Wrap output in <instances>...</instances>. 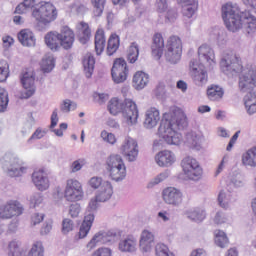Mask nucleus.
<instances>
[{
	"mask_svg": "<svg viewBox=\"0 0 256 256\" xmlns=\"http://www.w3.org/2000/svg\"><path fill=\"white\" fill-rule=\"evenodd\" d=\"M220 69L227 77H235L241 73L238 81V89L241 93H251L256 88V70L243 68L241 60L233 52L222 55Z\"/></svg>",
	"mask_w": 256,
	"mask_h": 256,
	"instance_id": "nucleus-1",
	"label": "nucleus"
},
{
	"mask_svg": "<svg viewBox=\"0 0 256 256\" xmlns=\"http://www.w3.org/2000/svg\"><path fill=\"white\" fill-rule=\"evenodd\" d=\"M222 19L228 31L236 33L244 29L248 35L256 31V17L249 11H241L239 4L227 2L221 7Z\"/></svg>",
	"mask_w": 256,
	"mask_h": 256,
	"instance_id": "nucleus-2",
	"label": "nucleus"
},
{
	"mask_svg": "<svg viewBox=\"0 0 256 256\" xmlns=\"http://www.w3.org/2000/svg\"><path fill=\"white\" fill-rule=\"evenodd\" d=\"M108 111L111 115L122 113L123 119L127 125H135V123H137V119L139 118L137 104L129 99L121 101L117 98H112L108 103Z\"/></svg>",
	"mask_w": 256,
	"mask_h": 256,
	"instance_id": "nucleus-3",
	"label": "nucleus"
},
{
	"mask_svg": "<svg viewBox=\"0 0 256 256\" xmlns=\"http://www.w3.org/2000/svg\"><path fill=\"white\" fill-rule=\"evenodd\" d=\"M59 15L57 7L51 2L42 1L38 3L32 10V17L41 25L47 27L50 23H53Z\"/></svg>",
	"mask_w": 256,
	"mask_h": 256,
	"instance_id": "nucleus-4",
	"label": "nucleus"
},
{
	"mask_svg": "<svg viewBox=\"0 0 256 256\" xmlns=\"http://www.w3.org/2000/svg\"><path fill=\"white\" fill-rule=\"evenodd\" d=\"M1 165L9 177H22V175L27 173V169H29L23 160L11 153H7L2 157Z\"/></svg>",
	"mask_w": 256,
	"mask_h": 256,
	"instance_id": "nucleus-5",
	"label": "nucleus"
},
{
	"mask_svg": "<svg viewBox=\"0 0 256 256\" xmlns=\"http://www.w3.org/2000/svg\"><path fill=\"white\" fill-rule=\"evenodd\" d=\"M158 133L160 137L167 143V145L179 146L183 143V136L181 133L177 132L173 126V122L169 119H162L160 126L158 128Z\"/></svg>",
	"mask_w": 256,
	"mask_h": 256,
	"instance_id": "nucleus-6",
	"label": "nucleus"
},
{
	"mask_svg": "<svg viewBox=\"0 0 256 256\" xmlns=\"http://www.w3.org/2000/svg\"><path fill=\"white\" fill-rule=\"evenodd\" d=\"M99 199L95 196L94 198H91L86 214L84 216V220L80 226L79 230V238L85 239L87 235H89V231H91V227H93V222L95 221V211L99 209Z\"/></svg>",
	"mask_w": 256,
	"mask_h": 256,
	"instance_id": "nucleus-7",
	"label": "nucleus"
},
{
	"mask_svg": "<svg viewBox=\"0 0 256 256\" xmlns=\"http://www.w3.org/2000/svg\"><path fill=\"white\" fill-rule=\"evenodd\" d=\"M166 49V61L172 63V65H176V63H179V61H181V55L183 53L181 38L177 36H171L167 41Z\"/></svg>",
	"mask_w": 256,
	"mask_h": 256,
	"instance_id": "nucleus-8",
	"label": "nucleus"
},
{
	"mask_svg": "<svg viewBox=\"0 0 256 256\" xmlns=\"http://www.w3.org/2000/svg\"><path fill=\"white\" fill-rule=\"evenodd\" d=\"M181 165L184 174L191 181H199V179H201V177L203 176V169L199 165V162H197L194 158H191L189 156L185 157L182 160Z\"/></svg>",
	"mask_w": 256,
	"mask_h": 256,
	"instance_id": "nucleus-9",
	"label": "nucleus"
},
{
	"mask_svg": "<svg viewBox=\"0 0 256 256\" xmlns=\"http://www.w3.org/2000/svg\"><path fill=\"white\" fill-rule=\"evenodd\" d=\"M116 239L117 232L115 230L99 231L88 242L87 249L91 251V249H95L97 245H111L115 243Z\"/></svg>",
	"mask_w": 256,
	"mask_h": 256,
	"instance_id": "nucleus-10",
	"label": "nucleus"
},
{
	"mask_svg": "<svg viewBox=\"0 0 256 256\" xmlns=\"http://www.w3.org/2000/svg\"><path fill=\"white\" fill-rule=\"evenodd\" d=\"M23 215V205L17 200H10L0 206V219H11Z\"/></svg>",
	"mask_w": 256,
	"mask_h": 256,
	"instance_id": "nucleus-11",
	"label": "nucleus"
},
{
	"mask_svg": "<svg viewBox=\"0 0 256 256\" xmlns=\"http://www.w3.org/2000/svg\"><path fill=\"white\" fill-rule=\"evenodd\" d=\"M127 73H129L127 62L123 58H117L111 69V76L114 83H123L127 81Z\"/></svg>",
	"mask_w": 256,
	"mask_h": 256,
	"instance_id": "nucleus-12",
	"label": "nucleus"
},
{
	"mask_svg": "<svg viewBox=\"0 0 256 256\" xmlns=\"http://www.w3.org/2000/svg\"><path fill=\"white\" fill-rule=\"evenodd\" d=\"M121 151L126 161H129V163H134V161H137V157H139V145L135 139L131 137L125 138L121 146Z\"/></svg>",
	"mask_w": 256,
	"mask_h": 256,
	"instance_id": "nucleus-13",
	"label": "nucleus"
},
{
	"mask_svg": "<svg viewBox=\"0 0 256 256\" xmlns=\"http://www.w3.org/2000/svg\"><path fill=\"white\" fill-rule=\"evenodd\" d=\"M162 198L166 205L179 207L183 203V192L175 187H167L162 191Z\"/></svg>",
	"mask_w": 256,
	"mask_h": 256,
	"instance_id": "nucleus-14",
	"label": "nucleus"
},
{
	"mask_svg": "<svg viewBox=\"0 0 256 256\" xmlns=\"http://www.w3.org/2000/svg\"><path fill=\"white\" fill-rule=\"evenodd\" d=\"M24 91L21 92V99H29L35 95L37 88L35 87V75L33 73L25 72L20 78Z\"/></svg>",
	"mask_w": 256,
	"mask_h": 256,
	"instance_id": "nucleus-15",
	"label": "nucleus"
},
{
	"mask_svg": "<svg viewBox=\"0 0 256 256\" xmlns=\"http://www.w3.org/2000/svg\"><path fill=\"white\" fill-rule=\"evenodd\" d=\"M65 199L67 201H81L83 199V187L77 180H68L65 189Z\"/></svg>",
	"mask_w": 256,
	"mask_h": 256,
	"instance_id": "nucleus-16",
	"label": "nucleus"
},
{
	"mask_svg": "<svg viewBox=\"0 0 256 256\" xmlns=\"http://www.w3.org/2000/svg\"><path fill=\"white\" fill-rule=\"evenodd\" d=\"M60 39V47L69 50L75 43V32L69 28V26H63L60 33H58Z\"/></svg>",
	"mask_w": 256,
	"mask_h": 256,
	"instance_id": "nucleus-17",
	"label": "nucleus"
},
{
	"mask_svg": "<svg viewBox=\"0 0 256 256\" xmlns=\"http://www.w3.org/2000/svg\"><path fill=\"white\" fill-rule=\"evenodd\" d=\"M32 182L38 191H47L49 189V178L43 169L34 170L32 173Z\"/></svg>",
	"mask_w": 256,
	"mask_h": 256,
	"instance_id": "nucleus-18",
	"label": "nucleus"
},
{
	"mask_svg": "<svg viewBox=\"0 0 256 256\" xmlns=\"http://www.w3.org/2000/svg\"><path fill=\"white\" fill-rule=\"evenodd\" d=\"M199 61L204 65H215V51L207 44H203L198 48Z\"/></svg>",
	"mask_w": 256,
	"mask_h": 256,
	"instance_id": "nucleus-19",
	"label": "nucleus"
},
{
	"mask_svg": "<svg viewBox=\"0 0 256 256\" xmlns=\"http://www.w3.org/2000/svg\"><path fill=\"white\" fill-rule=\"evenodd\" d=\"M155 235L149 230H143L140 236V249L143 253H149L153 249Z\"/></svg>",
	"mask_w": 256,
	"mask_h": 256,
	"instance_id": "nucleus-20",
	"label": "nucleus"
},
{
	"mask_svg": "<svg viewBox=\"0 0 256 256\" xmlns=\"http://www.w3.org/2000/svg\"><path fill=\"white\" fill-rule=\"evenodd\" d=\"M155 161L159 167H171L175 163V154L169 150H163L155 156Z\"/></svg>",
	"mask_w": 256,
	"mask_h": 256,
	"instance_id": "nucleus-21",
	"label": "nucleus"
},
{
	"mask_svg": "<svg viewBox=\"0 0 256 256\" xmlns=\"http://www.w3.org/2000/svg\"><path fill=\"white\" fill-rule=\"evenodd\" d=\"M118 249L121 253H136L137 252V238L127 236L119 241Z\"/></svg>",
	"mask_w": 256,
	"mask_h": 256,
	"instance_id": "nucleus-22",
	"label": "nucleus"
},
{
	"mask_svg": "<svg viewBox=\"0 0 256 256\" xmlns=\"http://www.w3.org/2000/svg\"><path fill=\"white\" fill-rule=\"evenodd\" d=\"M152 55L155 59L159 60L163 56V49H165V41L161 33H156L153 36V43L151 46Z\"/></svg>",
	"mask_w": 256,
	"mask_h": 256,
	"instance_id": "nucleus-23",
	"label": "nucleus"
},
{
	"mask_svg": "<svg viewBox=\"0 0 256 256\" xmlns=\"http://www.w3.org/2000/svg\"><path fill=\"white\" fill-rule=\"evenodd\" d=\"M159 121H161V116L157 108H150L146 111L144 121V127H146V129H153V127H157V123H159Z\"/></svg>",
	"mask_w": 256,
	"mask_h": 256,
	"instance_id": "nucleus-24",
	"label": "nucleus"
},
{
	"mask_svg": "<svg viewBox=\"0 0 256 256\" xmlns=\"http://www.w3.org/2000/svg\"><path fill=\"white\" fill-rule=\"evenodd\" d=\"M237 199L235 198V194L229 192V191H220L218 195V203L222 209H230L231 205L235 203Z\"/></svg>",
	"mask_w": 256,
	"mask_h": 256,
	"instance_id": "nucleus-25",
	"label": "nucleus"
},
{
	"mask_svg": "<svg viewBox=\"0 0 256 256\" xmlns=\"http://www.w3.org/2000/svg\"><path fill=\"white\" fill-rule=\"evenodd\" d=\"M18 41L23 47H34L35 45V34L29 29L21 30L18 33Z\"/></svg>",
	"mask_w": 256,
	"mask_h": 256,
	"instance_id": "nucleus-26",
	"label": "nucleus"
},
{
	"mask_svg": "<svg viewBox=\"0 0 256 256\" xmlns=\"http://www.w3.org/2000/svg\"><path fill=\"white\" fill-rule=\"evenodd\" d=\"M113 196V186L111 182H104L103 186L97 191L96 197L100 203L109 201Z\"/></svg>",
	"mask_w": 256,
	"mask_h": 256,
	"instance_id": "nucleus-27",
	"label": "nucleus"
},
{
	"mask_svg": "<svg viewBox=\"0 0 256 256\" xmlns=\"http://www.w3.org/2000/svg\"><path fill=\"white\" fill-rule=\"evenodd\" d=\"M148 83H149V74L143 71H138L134 74L133 87H135L137 91H141V89H145Z\"/></svg>",
	"mask_w": 256,
	"mask_h": 256,
	"instance_id": "nucleus-28",
	"label": "nucleus"
},
{
	"mask_svg": "<svg viewBox=\"0 0 256 256\" xmlns=\"http://www.w3.org/2000/svg\"><path fill=\"white\" fill-rule=\"evenodd\" d=\"M84 67V73L87 79H90L93 75V71H95V56L88 53L84 56L82 61Z\"/></svg>",
	"mask_w": 256,
	"mask_h": 256,
	"instance_id": "nucleus-29",
	"label": "nucleus"
},
{
	"mask_svg": "<svg viewBox=\"0 0 256 256\" xmlns=\"http://www.w3.org/2000/svg\"><path fill=\"white\" fill-rule=\"evenodd\" d=\"M45 43L51 51H58L61 47V42L59 38V33L57 32H49L45 36Z\"/></svg>",
	"mask_w": 256,
	"mask_h": 256,
	"instance_id": "nucleus-30",
	"label": "nucleus"
},
{
	"mask_svg": "<svg viewBox=\"0 0 256 256\" xmlns=\"http://www.w3.org/2000/svg\"><path fill=\"white\" fill-rule=\"evenodd\" d=\"M242 165H244V167H256V146L248 149L242 155Z\"/></svg>",
	"mask_w": 256,
	"mask_h": 256,
	"instance_id": "nucleus-31",
	"label": "nucleus"
},
{
	"mask_svg": "<svg viewBox=\"0 0 256 256\" xmlns=\"http://www.w3.org/2000/svg\"><path fill=\"white\" fill-rule=\"evenodd\" d=\"M207 95L210 101H221L225 95V90L219 85H211L207 89Z\"/></svg>",
	"mask_w": 256,
	"mask_h": 256,
	"instance_id": "nucleus-32",
	"label": "nucleus"
},
{
	"mask_svg": "<svg viewBox=\"0 0 256 256\" xmlns=\"http://www.w3.org/2000/svg\"><path fill=\"white\" fill-rule=\"evenodd\" d=\"M191 67L193 71H195L193 76L195 85L198 87H203V85H206L208 81L207 71H197V68H195V62H191Z\"/></svg>",
	"mask_w": 256,
	"mask_h": 256,
	"instance_id": "nucleus-33",
	"label": "nucleus"
},
{
	"mask_svg": "<svg viewBox=\"0 0 256 256\" xmlns=\"http://www.w3.org/2000/svg\"><path fill=\"white\" fill-rule=\"evenodd\" d=\"M105 32L103 29H98L95 34V51L97 55H101L105 51Z\"/></svg>",
	"mask_w": 256,
	"mask_h": 256,
	"instance_id": "nucleus-34",
	"label": "nucleus"
},
{
	"mask_svg": "<svg viewBox=\"0 0 256 256\" xmlns=\"http://www.w3.org/2000/svg\"><path fill=\"white\" fill-rule=\"evenodd\" d=\"M169 121L172 122V125L176 130L179 129L181 131L187 127V116H185V113L181 111L175 113V117L170 119Z\"/></svg>",
	"mask_w": 256,
	"mask_h": 256,
	"instance_id": "nucleus-35",
	"label": "nucleus"
},
{
	"mask_svg": "<svg viewBox=\"0 0 256 256\" xmlns=\"http://www.w3.org/2000/svg\"><path fill=\"white\" fill-rule=\"evenodd\" d=\"M119 45H120L119 35L111 34L107 43V49H106L107 55H109V57H111V55H115V53H117V50L119 49Z\"/></svg>",
	"mask_w": 256,
	"mask_h": 256,
	"instance_id": "nucleus-36",
	"label": "nucleus"
},
{
	"mask_svg": "<svg viewBox=\"0 0 256 256\" xmlns=\"http://www.w3.org/2000/svg\"><path fill=\"white\" fill-rule=\"evenodd\" d=\"M188 219L195 223H201L206 217L205 210L201 208H192L186 211Z\"/></svg>",
	"mask_w": 256,
	"mask_h": 256,
	"instance_id": "nucleus-37",
	"label": "nucleus"
},
{
	"mask_svg": "<svg viewBox=\"0 0 256 256\" xmlns=\"http://www.w3.org/2000/svg\"><path fill=\"white\" fill-rule=\"evenodd\" d=\"M108 171L113 181H123L125 177H127V168L125 167V165L117 168H112Z\"/></svg>",
	"mask_w": 256,
	"mask_h": 256,
	"instance_id": "nucleus-38",
	"label": "nucleus"
},
{
	"mask_svg": "<svg viewBox=\"0 0 256 256\" xmlns=\"http://www.w3.org/2000/svg\"><path fill=\"white\" fill-rule=\"evenodd\" d=\"M80 25H81V28L78 35V39L82 45H85L87 44L89 39H91V29L89 28V24L85 22H81Z\"/></svg>",
	"mask_w": 256,
	"mask_h": 256,
	"instance_id": "nucleus-39",
	"label": "nucleus"
},
{
	"mask_svg": "<svg viewBox=\"0 0 256 256\" xmlns=\"http://www.w3.org/2000/svg\"><path fill=\"white\" fill-rule=\"evenodd\" d=\"M106 165H107L106 169H107V171H109V170L115 169L117 167H123L125 165V163L123 162V158L121 157V155L112 154L107 159Z\"/></svg>",
	"mask_w": 256,
	"mask_h": 256,
	"instance_id": "nucleus-40",
	"label": "nucleus"
},
{
	"mask_svg": "<svg viewBox=\"0 0 256 256\" xmlns=\"http://www.w3.org/2000/svg\"><path fill=\"white\" fill-rule=\"evenodd\" d=\"M214 237L217 247H221L223 249L229 244V238H227V234L224 231L216 230L214 232Z\"/></svg>",
	"mask_w": 256,
	"mask_h": 256,
	"instance_id": "nucleus-41",
	"label": "nucleus"
},
{
	"mask_svg": "<svg viewBox=\"0 0 256 256\" xmlns=\"http://www.w3.org/2000/svg\"><path fill=\"white\" fill-rule=\"evenodd\" d=\"M55 68V58L53 56H46L42 59L41 69L43 73H51Z\"/></svg>",
	"mask_w": 256,
	"mask_h": 256,
	"instance_id": "nucleus-42",
	"label": "nucleus"
},
{
	"mask_svg": "<svg viewBox=\"0 0 256 256\" xmlns=\"http://www.w3.org/2000/svg\"><path fill=\"white\" fill-rule=\"evenodd\" d=\"M127 59L129 63H135L139 59V45L136 42H132L129 49Z\"/></svg>",
	"mask_w": 256,
	"mask_h": 256,
	"instance_id": "nucleus-43",
	"label": "nucleus"
},
{
	"mask_svg": "<svg viewBox=\"0 0 256 256\" xmlns=\"http://www.w3.org/2000/svg\"><path fill=\"white\" fill-rule=\"evenodd\" d=\"M198 5L199 2L197 0L195 2L186 3L182 10L184 17H188V19H191V17L195 15V11H197Z\"/></svg>",
	"mask_w": 256,
	"mask_h": 256,
	"instance_id": "nucleus-44",
	"label": "nucleus"
},
{
	"mask_svg": "<svg viewBox=\"0 0 256 256\" xmlns=\"http://www.w3.org/2000/svg\"><path fill=\"white\" fill-rule=\"evenodd\" d=\"M105 3H107V0H91L92 7L94 9L93 14L95 17H101V15H103Z\"/></svg>",
	"mask_w": 256,
	"mask_h": 256,
	"instance_id": "nucleus-45",
	"label": "nucleus"
},
{
	"mask_svg": "<svg viewBox=\"0 0 256 256\" xmlns=\"http://www.w3.org/2000/svg\"><path fill=\"white\" fill-rule=\"evenodd\" d=\"M9 105V93L5 88L0 87V113H5Z\"/></svg>",
	"mask_w": 256,
	"mask_h": 256,
	"instance_id": "nucleus-46",
	"label": "nucleus"
},
{
	"mask_svg": "<svg viewBox=\"0 0 256 256\" xmlns=\"http://www.w3.org/2000/svg\"><path fill=\"white\" fill-rule=\"evenodd\" d=\"M186 143L190 147H199L201 144V136L197 135L196 132H188L186 134Z\"/></svg>",
	"mask_w": 256,
	"mask_h": 256,
	"instance_id": "nucleus-47",
	"label": "nucleus"
},
{
	"mask_svg": "<svg viewBox=\"0 0 256 256\" xmlns=\"http://www.w3.org/2000/svg\"><path fill=\"white\" fill-rule=\"evenodd\" d=\"M169 177V171H164L158 174L155 178H153L150 183L147 184L148 189H153L155 185H159V183H163L165 179Z\"/></svg>",
	"mask_w": 256,
	"mask_h": 256,
	"instance_id": "nucleus-48",
	"label": "nucleus"
},
{
	"mask_svg": "<svg viewBox=\"0 0 256 256\" xmlns=\"http://www.w3.org/2000/svg\"><path fill=\"white\" fill-rule=\"evenodd\" d=\"M9 77V63L6 60H0V83L7 81Z\"/></svg>",
	"mask_w": 256,
	"mask_h": 256,
	"instance_id": "nucleus-49",
	"label": "nucleus"
},
{
	"mask_svg": "<svg viewBox=\"0 0 256 256\" xmlns=\"http://www.w3.org/2000/svg\"><path fill=\"white\" fill-rule=\"evenodd\" d=\"M8 256H21V249H19V241L12 240L8 244Z\"/></svg>",
	"mask_w": 256,
	"mask_h": 256,
	"instance_id": "nucleus-50",
	"label": "nucleus"
},
{
	"mask_svg": "<svg viewBox=\"0 0 256 256\" xmlns=\"http://www.w3.org/2000/svg\"><path fill=\"white\" fill-rule=\"evenodd\" d=\"M156 256H174L173 253L169 252V247L164 243H158L155 246Z\"/></svg>",
	"mask_w": 256,
	"mask_h": 256,
	"instance_id": "nucleus-51",
	"label": "nucleus"
},
{
	"mask_svg": "<svg viewBox=\"0 0 256 256\" xmlns=\"http://www.w3.org/2000/svg\"><path fill=\"white\" fill-rule=\"evenodd\" d=\"M45 248H43V243L36 242L33 244L31 250L29 251V256H44Z\"/></svg>",
	"mask_w": 256,
	"mask_h": 256,
	"instance_id": "nucleus-52",
	"label": "nucleus"
},
{
	"mask_svg": "<svg viewBox=\"0 0 256 256\" xmlns=\"http://www.w3.org/2000/svg\"><path fill=\"white\" fill-rule=\"evenodd\" d=\"M88 183L92 189L100 190L103 187V185H105V183H109V181H104L103 178L99 176H94L89 180Z\"/></svg>",
	"mask_w": 256,
	"mask_h": 256,
	"instance_id": "nucleus-53",
	"label": "nucleus"
},
{
	"mask_svg": "<svg viewBox=\"0 0 256 256\" xmlns=\"http://www.w3.org/2000/svg\"><path fill=\"white\" fill-rule=\"evenodd\" d=\"M230 185H233V187L236 188L243 187V185H245L243 175L240 173H235L234 175L230 176Z\"/></svg>",
	"mask_w": 256,
	"mask_h": 256,
	"instance_id": "nucleus-54",
	"label": "nucleus"
},
{
	"mask_svg": "<svg viewBox=\"0 0 256 256\" xmlns=\"http://www.w3.org/2000/svg\"><path fill=\"white\" fill-rule=\"evenodd\" d=\"M60 109L63 113H69L70 111H75L77 109V103L66 99L60 105Z\"/></svg>",
	"mask_w": 256,
	"mask_h": 256,
	"instance_id": "nucleus-55",
	"label": "nucleus"
},
{
	"mask_svg": "<svg viewBox=\"0 0 256 256\" xmlns=\"http://www.w3.org/2000/svg\"><path fill=\"white\" fill-rule=\"evenodd\" d=\"M212 37L213 39H216L218 41L219 45H223L225 43V30L219 29V28H214L212 31Z\"/></svg>",
	"mask_w": 256,
	"mask_h": 256,
	"instance_id": "nucleus-56",
	"label": "nucleus"
},
{
	"mask_svg": "<svg viewBox=\"0 0 256 256\" xmlns=\"http://www.w3.org/2000/svg\"><path fill=\"white\" fill-rule=\"evenodd\" d=\"M73 229H75V223L73 222V220H71L69 218H65L62 221V233H63V235H68V233H71V231H73Z\"/></svg>",
	"mask_w": 256,
	"mask_h": 256,
	"instance_id": "nucleus-57",
	"label": "nucleus"
},
{
	"mask_svg": "<svg viewBox=\"0 0 256 256\" xmlns=\"http://www.w3.org/2000/svg\"><path fill=\"white\" fill-rule=\"evenodd\" d=\"M45 135H47V129H43V128L39 127L35 130V132L28 139V143H32V141H35L37 139H43Z\"/></svg>",
	"mask_w": 256,
	"mask_h": 256,
	"instance_id": "nucleus-58",
	"label": "nucleus"
},
{
	"mask_svg": "<svg viewBox=\"0 0 256 256\" xmlns=\"http://www.w3.org/2000/svg\"><path fill=\"white\" fill-rule=\"evenodd\" d=\"M30 205L37 207L43 203V195L41 193H34L30 196Z\"/></svg>",
	"mask_w": 256,
	"mask_h": 256,
	"instance_id": "nucleus-59",
	"label": "nucleus"
},
{
	"mask_svg": "<svg viewBox=\"0 0 256 256\" xmlns=\"http://www.w3.org/2000/svg\"><path fill=\"white\" fill-rule=\"evenodd\" d=\"M113 255V250L107 247H101L95 250L91 256H112Z\"/></svg>",
	"mask_w": 256,
	"mask_h": 256,
	"instance_id": "nucleus-60",
	"label": "nucleus"
},
{
	"mask_svg": "<svg viewBox=\"0 0 256 256\" xmlns=\"http://www.w3.org/2000/svg\"><path fill=\"white\" fill-rule=\"evenodd\" d=\"M101 137L103 141H106V143H110V145H114V143L117 141L115 138V134L109 133L106 130L101 132Z\"/></svg>",
	"mask_w": 256,
	"mask_h": 256,
	"instance_id": "nucleus-61",
	"label": "nucleus"
},
{
	"mask_svg": "<svg viewBox=\"0 0 256 256\" xmlns=\"http://www.w3.org/2000/svg\"><path fill=\"white\" fill-rule=\"evenodd\" d=\"M83 169V160L78 159L72 162L70 166L71 173H77V171H81Z\"/></svg>",
	"mask_w": 256,
	"mask_h": 256,
	"instance_id": "nucleus-62",
	"label": "nucleus"
},
{
	"mask_svg": "<svg viewBox=\"0 0 256 256\" xmlns=\"http://www.w3.org/2000/svg\"><path fill=\"white\" fill-rule=\"evenodd\" d=\"M69 213L71 217H79V213H81V205L78 203L70 205Z\"/></svg>",
	"mask_w": 256,
	"mask_h": 256,
	"instance_id": "nucleus-63",
	"label": "nucleus"
},
{
	"mask_svg": "<svg viewBox=\"0 0 256 256\" xmlns=\"http://www.w3.org/2000/svg\"><path fill=\"white\" fill-rule=\"evenodd\" d=\"M244 103H256V92H247L243 98Z\"/></svg>",
	"mask_w": 256,
	"mask_h": 256,
	"instance_id": "nucleus-64",
	"label": "nucleus"
}]
</instances>
